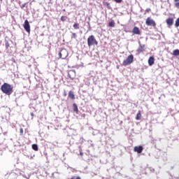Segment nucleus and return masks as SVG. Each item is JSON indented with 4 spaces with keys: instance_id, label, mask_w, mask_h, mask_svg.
<instances>
[{
    "instance_id": "nucleus-1",
    "label": "nucleus",
    "mask_w": 179,
    "mask_h": 179,
    "mask_svg": "<svg viewBox=\"0 0 179 179\" xmlns=\"http://www.w3.org/2000/svg\"><path fill=\"white\" fill-rule=\"evenodd\" d=\"M1 90L3 93H4V94H7V96H10V94L13 93V86L6 83H4L1 87Z\"/></svg>"
},
{
    "instance_id": "nucleus-2",
    "label": "nucleus",
    "mask_w": 179,
    "mask_h": 179,
    "mask_svg": "<svg viewBox=\"0 0 179 179\" xmlns=\"http://www.w3.org/2000/svg\"><path fill=\"white\" fill-rule=\"evenodd\" d=\"M98 44H99V42H97V40H96V38H94V36L91 35L87 38L88 47H92V45H97Z\"/></svg>"
},
{
    "instance_id": "nucleus-3",
    "label": "nucleus",
    "mask_w": 179,
    "mask_h": 179,
    "mask_svg": "<svg viewBox=\"0 0 179 179\" xmlns=\"http://www.w3.org/2000/svg\"><path fill=\"white\" fill-rule=\"evenodd\" d=\"M134 62V55H130L127 57V59L123 60L122 65L123 66H128V65H131Z\"/></svg>"
},
{
    "instance_id": "nucleus-4",
    "label": "nucleus",
    "mask_w": 179,
    "mask_h": 179,
    "mask_svg": "<svg viewBox=\"0 0 179 179\" xmlns=\"http://www.w3.org/2000/svg\"><path fill=\"white\" fill-rule=\"evenodd\" d=\"M69 55L68 50L66 49H62L60 52L59 53V58L62 59H66V58Z\"/></svg>"
},
{
    "instance_id": "nucleus-5",
    "label": "nucleus",
    "mask_w": 179,
    "mask_h": 179,
    "mask_svg": "<svg viewBox=\"0 0 179 179\" xmlns=\"http://www.w3.org/2000/svg\"><path fill=\"white\" fill-rule=\"evenodd\" d=\"M145 24L147 26H152L154 28L156 27V22L150 18V17L146 19Z\"/></svg>"
},
{
    "instance_id": "nucleus-6",
    "label": "nucleus",
    "mask_w": 179,
    "mask_h": 179,
    "mask_svg": "<svg viewBox=\"0 0 179 179\" xmlns=\"http://www.w3.org/2000/svg\"><path fill=\"white\" fill-rule=\"evenodd\" d=\"M145 50H146V45H142L140 43L138 48L136 50V52L138 55H139V54H142V52H145Z\"/></svg>"
},
{
    "instance_id": "nucleus-7",
    "label": "nucleus",
    "mask_w": 179,
    "mask_h": 179,
    "mask_svg": "<svg viewBox=\"0 0 179 179\" xmlns=\"http://www.w3.org/2000/svg\"><path fill=\"white\" fill-rule=\"evenodd\" d=\"M23 27L27 33H30V24L29 23V20H26L24 21Z\"/></svg>"
},
{
    "instance_id": "nucleus-8",
    "label": "nucleus",
    "mask_w": 179,
    "mask_h": 179,
    "mask_svg": "<svg viewBox=\"0 0 179 179\" xmlns=\"http://www.w3.org/2000/svg\"><path fill=\"white\" fill-rule=\"evenodd\" d=\"M68 76L70 79L73 80V79H75V76H76V71H75V70H70L68 73Z\"/></svg>"
},
{
    "instance_id": "nucleus-9",
    "label": "nucleus",
    "mask_w": 179,
    "mask_h": 179,
    "mask_svg": "<svg viewBox=\"0 0 179 179\" xmlns=\"http://www.w3.org/2000/svg\"><path fill=\"white\" fill-rule=\"evenodd\" d=\"M134 152L137 153H142L143 152V147L142 145L134 147Z\"/></svg>"
},
{
    "instance_id": "nucleus-10",
    "label": "nucleus",
    "mask_w": 179,
    "mask_h": 179,
    "mask_svg": "<svg viewBox=\"0 0 179 179\" xmlns=\"http://www.w3.org/2000/svg\"><path fill=\"white\" fill-rule=\"evenodd\" d=\"M166 22L170 27V26H173L174 23V19L173 17H169L168 19L166 20Z\"/></svg>"
},
{
    "instance_id": "nucleus-11",
    "label": "nucleus",
    "mask_w": 179,
    "mask_h": 179,
    "mask_svg": "<svg viewBox=\"0 0 179 179\" xmlns=\"http://www.w3.org/2000/svg\"><path fill=\"white\" fill-rule=\"evenodd\" d=\"M132 33H134V34H138V36H140L141 30L139 29V28L138 27H134V28L133 29Z\"/></svg>"
},
{
    "instance_id": "nucleus-12",
    "label": "nucleus",
    "mask_w": 179,
    "mask_h": 179,
    "mask_svg": "<svg viewBox=\"0 0 179 179\" xmlns=\"http://www.w3.org/2000/svg\"><path fill=\"white\" fill-rule=\"evenodd\" d=\"M155 64V57H150L148 59V64L150 66H152Z\"/></svg>"
},
{
    "instance_id": "nucleus-13",
    "label": "nucleus",
    "mask_w": 179,
    "mask_h": 179,
    "mask_svg": "<svg viewBox=\"0 0 179 179\" xmlns=\"http://www.w3.org/2000/svg\"><path fill=\"white\" fill-rule=\"evenodd\" d=\"M69 97L71 99V100H75V94L72 91H69Z\"/></svg>"
},
{
    "instance_id": "nucleus-14",
    "label": "nucleus",
    "mask_w": 179,
    "mask_h": 179,
    "mask_svg": "<svg viewBox=\"0 0 179 179\" xmlns=\"http://www.w3.org/2000/svg\"><path fill=\"white\" fill-rule=\"evenodd\" d=\"M108 26L109 27H115V21L111 20L110 22H108Z\"/></svg>"
},
{
    "instance_id": "nucleus-15",
    "label": "nucleus",
    "mask_w": 179,
    "mask_h": 179,
    "mask_svg": "<svg viewBox=\"0 0 179 179\" xmlns=\"http://www.w3.org/2000/svg\"><path fill=\"white\" fill-rule=\"evenodd\" d=\"M142 117V114L141 113V111L139 110L136 115V121H139Z\"/></svg>"
},
{
    "instance_id": "nucleus-16",
    "label": "nucleus",
    "mask_w": 179,
    "mask_h": 179,
    "mask_svg": "<svg viewBox=\"0 0 179 179\" xmlns=\"http://www.w3.org/2000/svg\"><path fill=\"white\" fill-rule=\"evenodd\" d=\"M173 55H174L175 57L178 56L179 55V50L176 49V50H173Z\"/></svg>"
},
{
    "instance_id": "nucleus-17",
    "label": "nucleus",
    "mask_w": 179,
    "mask_h": 179,
    "mask_svg": "<svg viewBox=\"0 0 179 179\" xmlns=\"http://www.w3.org/2000/svg\"><path fill=\"white\" fill-rule=\"evenodd\" d=\"M32 149L33 150H35L36 152H37V150H38V145H37V144H33Z\"/></svg>"
},
{
    "instance_id": "nucleus-18",
    "label": "nucleus",
    "mask_w": 179,
    "mask_h": 179,
    "mask_svg": "<svg viewBox=\"0 0 179 179\" xmlns=\"http://www.w3.org/2000/svg\"><path fill=\"white\" fill-rule=\"evenodd\" d=\"M73 111H75L76 113H78V111H79V110L78 109V105H76V103H73Z\"/></svg>"
},
{
    "instance_id": "nucleus-19",
    "label": "nucleus",
    "mask_w": 179,
    "mask_h": 179,
    "mask_svg": "<svg viewBox=\"0 0 179 179\" xmlns=\"http://www.w3.org/2000/svg\"><path fill=\"white\" fill-rule=\"evenodd\" d=\"M73 29H75V30H79V24L78 23H75L73 25Z\"/></svg>"
},
{
    "instance_id": "nucleus-20",
    "label": "nucleus",
    "mask_w": 179,
    "mask_h": 179,
    "mask_svg": "<svg viewBox=\"0 0 179 179\" xmlns=\"http://www.w3.org/2000/svg\"><path fill=\"white\" fill-rule=\"evenodd\" d=\"M103 5H104L105 6H107L108 9H111V7H110V3H108V2H104V3H103Z\"/></svg>"
},
{
    "instance_id": "nucleus-21",
    "label": "nucleus",
    "mask_w": 179,
    "mask_h": 179,
    "mask_svg": "<svg viewBox=\"0 0 179 179\" xmlns=\"http://www.w3.org/2000/svg\"><path fill=\"white\" fill-rule=\"evenodd\" d=\"M174 2H176L175 6L176 8H178V9L179 8V0H174Z\"/></svg>"
},
{
    "instance_id": "nucleus-22",
    "label": "nucleus",
    "mask_w": 179,
    "mask_h": 179,
    "mask_svg": "<svg viewBox=\"0 0 179 179\" xmlns=\"http://www.w3.org/2000/svg\"><path fill=\"white\" fill-rule=\"evenodd\" d=\"M67 18H68V17H66V16H62L60 18V20L62 22H65V20H66Z\"/></svg>"
},
{
    "instance_id": "nucleus-23",
    "label": "nucleus",
    "mask_w": 179,
    "mask_h": 179,
    "mask_svg": "<svg viewBox=\"0 0 179 179\" xmlns=\"http://www.w3.org/2000/svg\"><path fill=\"white\" fill-rule=\"evenodd\" d=\"M175 26L179 27V17L176 20Z\"/></svg>"
},
{
    "instance_id": "nucleus-24",
    "label": "nucleus",
    "mask_w": 179,
    "mask_h": 179,
    "mask_svg": "<svg viewBox=\"0 0 179 179\" xmlns=\"http://www.w3.org/2000/svg\"><path fill=\"white\" fill-rule=\"evenodd\" d=\"M78 37V35H76V33H72L71 38H76Z\"/></svg>"
},
{
    "instance_id": "nucleus-25",
    "label": "nucleus",
    "mask_w": 179,
    "mask_h": 179,
    "mask_svg": "<svg viewBox=\"0 0 179 179\" xmlns=\"http://www.w3.org/2000/svg\"><path fill=\"white\" fill-rule=\"evenodd\" d=\"M71 179H82V178H80V176H73Z\"/></svg>"
},
{
    "instance_id": "nucleus-26",
    "label": "nucleus",
    "mask_w": 179,
    "mask_h": 179,
    "mask_svg": "<svg viewBox=\"0 0 179 179\" xmlns=\"http://www.w3.org/2000/svg\"><path fill=\"white\" fill-rule=\"evenodd\" d=\"M9 47H10L9 42H6V49L8 50V48H9Z\"/></svg>"
},
{
    "instance_id": "nucleus-27",
    "label": "nucleus",
    "mask_w": 179,
    "mask_h": 179,
    "mask_svg": "<svg viewBox=\"0 0 179 179\" xmlns=\"http://www.w3.org/2000/svg\"><path fill=\"white\" fill-rule=\"evenodd\" d=\"M115 2H116L117 3H121V2H122V0H114Z\"/></svg>"
},
{
    "instance_id": "nucleus-28",
    "label": "nucleus",
    "mask_w": 179,
    "mask_h": 179,
    "mask_svg": "<svg viewBox=\"0 0 179 179\" xmlns=\"http://www.w3.org/2000/svg\"><path fill=\"white\" fill-rule=\"evenodd\" d=\"M20 134H21L22 135H23V129H22V128H21V129H20Z\"/></svg>"
},
{
    "instance_id": "nucleus-29",
    "label": "nucleus",
    "mask_w": 179,
    "mask_h": 179,
    "mask_svg": "<svg viewBox=\"0 0 179 179\" xmlns=\"http://www.w3.org/2000/svg\"><path fill=\"white\" fill-rule=\"evenodd\" d=\"M80 156H83V152H82V150H80Z\"/></svg>"
},
{
    "instance_id": "nucleus-30",
    "label": "nucleus",
    "mask_w": 179,
    "mask_h": 179,
    "mask_svg": "<svg viewBox=\"0 0 179 179\" xmlns=\"http://www.w3.org/2000/svg\"><path fill=\"white\" fill-rule=\"evenodd\" d=\"M31 117H34V113H31Z\"/></svg>"
},
{
    "instance_id": "nucleus-31",
    "label": "nucleus",
    "mask_w": 179,
    "mask_h": 179,
    "mask_svg": "<svg viewBox=\"0 0 179 179\" xmlns=\"http://www.w3.org/2000/svg\"><path fill=\"white\" fill-rule=\"evenodd\" d=\"M64 96H66V92H64Z\"/></svg>"
},
{
    "instance_id": "nucleus-32",
    "label": "nucleus",
    "mask_w": 179,
    "mask_h": 179,
    "mask_svg": "<svg viewBox=\"0 0 179 179\" xmlns=\"http://www.w3.org/2000/svg\"><path fill=\"white\" fill-rule=\"evenodd\" d=\"M0 1H3V0H0Z\"/></svg>"
}]
</instances>
